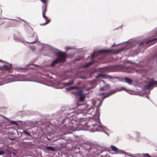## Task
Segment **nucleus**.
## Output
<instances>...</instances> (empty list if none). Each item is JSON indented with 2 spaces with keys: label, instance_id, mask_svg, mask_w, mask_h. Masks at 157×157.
<instances>
[{
  "label": "nucleus",
  "instance_id": "38",
  "mask_svg": "<svg viewBox=\"0 0 157 157\" xmlns=\"http://www.w3.org/2000/svg\"><path fill=\"white\" fill-rule=\"evenodd\" d=\"M102 103V101H100L99 102V104L97 105V107L99 108L100 107Z\"/></svg>",
  "mask_w": 157,
  "mask_h": 157
},
{
  "label": "nucleus",
  "instance_id": "25",
  "mask_svg": "<svg viewBox=\"0 0 157 157\" xmlns=\"http://www.w3.org/2000/svg\"><path fill=\"white\" fill-rule=\"evenodd\" d=\"M143 157H155L153 156H151L148 153H142Z\"/></svg>",
  "mask_w": 157,
  "mask_h": 157
},
{
  "label": "nucleus",
  "instance_id": "8",
  "mask_svg": "<svg viewBox=\"0 0 157 157\" xmlns=\"http://www.w3.org/2000/svg\"><path fill=\"white\" fill-rule=\"evenodd\" d=\"M64 110L62 109L58 111L53 115L56 119H59L63 117L64 115Z\"/></svg>",
  "mask_w": 157,
  "mask_h": 157
},
{
  "label": "nucleus",
  "instance_id": "56",
  "mask_svg": "<svg viewBox=\"0 0 157 157\" xmlns=\"http://www.w3.org/2000/svg\"><path fill=\"white\" fill-rule=\"evenodd\" d=\"M3 83H1V84H0L1 86V85H3Z\"/></svg>",
  "mask_w": 157,
  "mask_h": 157
},
{
  "label": "nucleus",
  "instance_id": "54",
  "mask_svg": "<svg viewBox=\"0 0 157 157\" xmlns=\"http://www.w3.org/2000/svg\"><path fill=\"white\" fill-rule=\"evenodd\" d=\"M146 98H147V99H149V97L148 96H146Z\"/></svg>",
  "mask_w": 157,
  "mask_h": 157
},
{
  "label": "nucleus",
  "instance_id": "1",
  "mask_svg": "<svg viewBox=\"0 0 157 157\" xmlns=\"http://www.w3.org/2000/svg\"><path fill=\"white\" fill-rule=\"evenodd\" d=\"M84 150L87 151V154L92 156L94 155H98L102 153L103 151L98 150L96 145L94 144L86 145L84 147Z\"/></svg>",
  "mask_w": 157,
  "mask_h": 157
},
{
  "label": "nucleus",
  "instance_id": "16",
  "mask_svg": "<svg viewBox=\"0 0 157 157\" xmlns=\"http://www.w3.org/2000/svg\"><path fill=\"white\" fill-rule=\"evenodd\" d=\"M78 89H77V90L75 92V94H76L78 96H80L81 95H83V91L82 90H78Z\"/></svg>",
  "mask_w": 157,
  "mask_h": 157
},
{
  "label": "nucleus",
  "instance_id": "49",
  "mask_svg": "<svg viewBox=\"0 0 157 157\" xmlns=\"http://www.w3.org/2000/svg\"><path fill=\"white\" fill-rule=\"evenodd\" d=\"M13 154V156L15 155L16 154V153H15L14 152H11V153L10 154Z\"/></svg>",
  "mask_w": 157,
  "mask_h": 157
},
{
  "label": "nucleus",
  "instance_id": "44",
  "mask_svg": "<svg viewBox=\"0 0 157 157\" xmlns=\"http://www.w3.org/2000/svg\"><path fill=\"white\" fill-rule=\"evenodd\" d=\"M5 153L4 151L2 150H1V155H2L4 154Z\"/></svg>",
  "mask_w": 157,
  "mask_h": 157
},
{
  "label": "nucleus",
  "instance_id": "48",
  "mask_svg": "<svg viewBox=\"0 0 157 157\" xmlns=\"http://www.w3.org/2000/svg\"><path fill=\"white\" fill-rule=\"evenodd\" d=\"M105 127H104V132H104L105 134H107V136H108L109 135H108V133L105 132Z\"/></svg>",
  "mask_w": 157,
  "mask_h": 157
},
{
  "label": "nucleus",
  "instance_id": "39",
  "mask_svg": "<svg viewBox=\"0 0 157 157\" xmlns=\"http://www.w3.org/2000/svg\"><path fill=\"white\" fill-rule=\"evenodd\" d=\"M9 140H15V138L12 137H8Z\"/></svg>",
  "mask_w": 157,
  "mask_h": 157
},
{
  "label": "nucleus",
  "instance_id": "15",
  "mask_svg": "<svg viewBox=\"0 0 157 157\" xmlns=\"http://www.w3.org/2000/svg\"><path fill=\"white\" fill-rule=\"evenodd\" d=\"M121 78L125 80L127 83L129 85L131 84L133 82L132 80L126 77H125L124 79L123 78Z\"/></svg>",
  "mask_w": 157,
  "mask_h": 157
},
{
  "label": "nucleus",
  "instance_id": "51",
  "mask_svg": "<svg viewBox=\"0 0 157 157\" xmlns=\"http://www.w3.org/2000/svg\"><path fill=\"white\" fill-rule=\"evenodd\" d=\"M101 82L104 84H106V83L105 82L104 80H102Z\"/></svg>",
  "mask_w": 157,
  "mask_h": 157
},
{
  "label": "nucleus",
  "instance_id": "32",
  "mask_svg": "<svg viewBox=\"0 0 157 157\" xmlns=\"http://www.w3.org/2000/svg\"><path fill=\"white\" fill-rule=\"evenodd\" d=\"M70 87L71 88V90H75V89H78V88L77 87L75 86H70Z\"/></svg>",
  "mask_w": 157,
  "mask_h": 157
},
{
  "label": "nucleus",
  "instance_id": "58",
  "mask_svg": "<svg viewBox=\"0 0 157 157\" xmlns=\"http://www.w3.org/2000/svg\"><path fill=\"white\" fill-rule=\"evenodd\" d=\"M105 67H101V68H104Z\"/></svg>",
  "mask_w": 157,
  "mask_h": 157
},
{
  "label": "nucleus",
  "instance_id": "62",
  "mask_svg": "<svg viewBox=\"0 0 157 157\" xmlns=\"http://www.w3.org/2000/svg\"><path fill=\"white\" fill-rule=\"evenodd\" d=\"M150 91H149V93H148V94H150Z\"/></svg>",
  "mask_w": 157,
  "mask_h": 157
},
{
  "label": "nucleus",
  "instance_id": "27",
  "mask_svg": "<svg viewBox=\"0 0 157 157\" xmlns=\"http://www.w3.org/2000/svg\"><path fill=\"white\" fill-rule=\"evenodd\" d=\"M9 122L11 123L12 124L15 125L17 126H18L19 125V124L17 123V121L10 120V121H9Z\"/></svg>",
  "mask_w": 157,
  "mask_h": 157
},
{
  "label": "nucleus",
  "instance_id": "35",
  "mask_svg": "<svg viewBox=\"0 0 157 157\" xmlns=\"http://www.w3.org/2000/svg\"><path fill=\"white\" fill-rule=\"evenodd\" d=\"M43 17L45 19V20H46L48 18L45 15V13H42Z\"/></svg>",
  "mask_w": 157,
  "mask_h": 157
},
{
  "label": "nucleus",
  "instance_id": "24",
  "mask_svg": "<svg viewBox=\"0 0 157 157\" xmlns=\"http://www.w3.org/2000/svg\"><path fill=\"white\" fill-rule=\"evenodd\" d=\"M28 69L27 66H25V67H19L17 68V70L18 71H21L22 70H26Z\"/></svg>",
  "mask_w": 157,
  "mask_h": 157
},
{
  "label": "nucleus",
  "instance_id": "10",
  "mask_svg": "<svg viewBox=\"0 0 157 157\" xmlns=\"http://www.w3.org/2000/svg\"><path fill=\"white\" fill-rule=\"evenodd\" d=\"M102 76L103 78H109V79H113L114 78H117L119 79L118 77H115L111 76L110 75H107L105 74H100L96 76V78H98V77Z\"/></svg>",
  "mask_w": 157,
  "mask_h": 157
},
{
  "label": "nucleus",
  "instance_id": "60",
  "mask_svg": "<svg viewBox=\"0 0 157 157\" xmlns=\"http://www.w3.org/2000/svg\"><path fill=\"white\" fill-rule=\"evenodd\" d=\"M128 42V41H126V42H124V43H126V42Z\"/></svg>",
  "mask_w": 157,
  "mask_h": 157
},
{
  "label": "nucleus",
  "instance_id": "14",
  "mask_svg": "<svg viewBox=\"0 0 157 157\" xmlns=\"http://www.w3.org/2000/svg\"><path fill=\"white\" fill-rule=\"evenodd\" d=\"M74 80L72 79L69 81L68 82L62 83V84L63 85V86H67L69 85H73L74 84Z\"/></svg>",
  "mask_w": 157,
  "mask_h": 157
},
{
  "label": "nucleus",
  "instance_id": "18",
  "mask_svg": "<svg viewBox=\"0 0 157 157\" xmlns=\"http://www.w3.org/2000/svg\"><path fill=\"white\" fill-rule=\"evenodd\" d=\"M73 124V123L72 122H69L68 125L66 126L67 128H68L69 129H71L74 127Z\"/></svg>",
  "mask_w": 157,
  "mask_h": 157
},
{
  "label": "nucleus",
  "instance_id": "52",
  "mask_svg": "<svg viewBox=\"0 0 157 157\" xmlns=\"http://www.w3.org/2000/svg\"><path fill=\"white\" fill-rule=\"evenodd\" d=\"M75 61H79L80 60V59H75Z\"/></svg>",
  "mask_w": 157,
  "mask_h": 157
},
{
  "label": "nucleus",
  "instance_id": "46",
  "mask_svg": "<svg viewBox=\"0 0 157 157\" xmlns=\"http://www.w3.org/2000/svg\"><path fill=\"white\" fill-rule=\"evenodd\" d=\"M151 156H155V157H157V155L154 154L153 153Z\"/></svg>",
  "mask_w": 157,
  "mask_h": 157
},
{
  "label": "nucleus",
  "instance_id": "20",
  "mask_svg": "<svg viewBox=\"0 0 157 157\" xmlns=\"http://www.w3.org/2000/svg\"><path fill=\"white\" fill-rule=\"evenodd\" d=\"M1 117H2L3 118H4V119H5V120L6 121H4L3 120H2L1 119V124L2 122H3V123H4V122H7V121H10V120L7 117H5L2 116L1 114Z\"/></svg>",
  "mask_w": 157,
  "mask_h": 157
},
{
  "label": "nucleus",
  "instance_id": "26",
  "mask_svg": "<svg viewBox=\"0 0 157 157\" xmlns=\"http://www.w3.org/2000/svg\"><path fill=\"white\" fill-rule=\"evenodd\" d=\"M123 90H124L126 91L127 92V91L129 90L126 89L125 87H121V88L117 90H115V91H116V92L117 91H120Z\"/></svg>",
  "mask_w": 157,
  "mask_h": 157
},
{
  "label": "nucleus",
  "instance_id": "45",
  "mask_svg": "<svg viewBox=\"0 0 157 157\" xmlns=\"http://www.w3.org/2000/svg\"><path fill=\"white\" fill-rule=\"evenodd\" d=\"M66 90H71V88L70 87L68 88H67Z\"/></svg>",
  "mask_w": 157,
  "mask_h": 157
},
{
  "label": "nucleus",
  "instance_id": "23",
  "mask_svg": "<svg viewBox=\"0 0 157 157\" xmlns=\"http://www.w3.org/2000/svg\"><path fill=\"white\" fill-rule=\"evenodd\" d=\"M103 86L104 89V90L105 91L110 89L111 87L110 86L109 84H106Z\"/></svg>",
  "mask_w": 157,
  "mask_h": 157
},
{
  "label": "nucleus",
  "instance_id": "64",
  "mask_svg": "<svg viewBox=\"0 0 157 157\" xmlns=\"http://www.w3.org/2000/svg\"><path fill=\"white\" fill-rule=\"evenodd\" d=\"M89 110L90 109H91V108H89Z\"/></svg>",
  "mask_w": 157,
  "mask_h": 157
},
{
  "label": "nucleus",
  "instance_id": "28",
  "mask_svg": "<svg viewBox=\"0 0 157 157\" xmlns=\"http://www.w3.org/2000/svg\"><path fill=\"white\" fill-rule=\"evenodd\" d=\"M45 20L46 21L45 22L43 23L42 24H40V25H45L48 24V23L50 21V20L48 18L46 20Z\"/></svg>",
  "mask_w": 157,
  "mask_h": 157
},
{
  "label": "nucleus",
  "instance_id": "2",
  "mask_svg": "<svg viewBox=\"0 0 157 157\" xmlns=\"http://www.w3.org/2000/svg\"><path fill=\"white\" fill-rule=\"evenodd\" d=\"M57 56L58 57L56 59L53 60L52 62L49 64V66L51 67H53L55 65L58 63L65 62L66 57L63 54L62 52H57L56 53Z\"/></svg>",
  "mask_w": 157,
  "mask_h": 157
},
{
  "label": "nucleus",
  "instance_id": "61",
  "mask_svg": "<svg viewBox=\"0 0 157 157\" xmlns=\"http://www.w3.org/2000/svg\"><path fill=\"white\" fill-rule=\"evenodd\" d=\"M13 37H14V39L15 40V37L14 36Z\"/></svg>",
  "mask_w": 157,
  "mask_h": 157
},
{
  "label": "nucleus",
  "instance_id": "57",
  "mask_svg": "<svg viewBox=\"0 0 157 157\" xmlns=\"http://www.w3.org/2000/svg\"><path fill=\"white\" fill-rule=\"evenodd\" d=\"M77 105H78V106H79L80 105H79L78 104V103H77Z\"/></svg>",
  "mask_w": 157,
  "mask_h": 157
},
{
  "label": "nucleus",
  "instance_id": "36",
  "mask_svg": "<svg viewBox=\"0 0 157 157\" xmlns=\"http://www.w3.org/2000/svg\"><path fill=\"white\" fill-rule=\"evenodd\" d=\"M36 40H34V41H32L26 42V43H30V44H34L36 43Z\"/></svg>",
  "mask_w": 157,
  "mask_h": 157
},
{
  "label": "nucleus",
  "instance_id": "11",
  "mask_svg": "<svg viewBox=\"0 0 157 157\" xmlns=\"http://www.w3.org/2000/svg\"><path fill=\"white\" fill-rule=\"evenodd\" d=\"M113 52V51L111 49H101L97 52V56L102 53H110Z\"/></svg>",
  "mask_w": 157,
  "mask_h": 157
},
{
  "label": "nucleus",
  "instance_id": "12",
  "mask_svg": "<svg viewBox=\"0 0 157 157\" xmlns=\"http://www.w3.org/2000/svg\"><path fill=\"white\" fill-rule=\"evenodd\" d=\"M116 92V91H114L113 90H110L109 92L105 93V95L102 98V100L101 101L102 102L105 98L109 97L110 95L115 93Z\"/></svg>",
  "mask_w": 157,
  "mask_h": 157
},
{
  "label": "nucleus",
  "instance_id": "17",
  "mask_svg": "<svg viewBox=\"0 0 157 157\" xmlns=\"http://www.w3.org/2000/svg\"><path fill=\"white\" fill-rule=\"evenodd\" d=\"M46 149L47 151H55L56 150L55 147L52 146H48L46 147Z\"/></svg>",
  "mask_w": 157,
  "mask_h": 157
},
{
  "label": "nucleus",
  "instance_id": "59",
  "mask_svg": "<svg viewBox=\"0 0 157 157\" xmlns=\"http://www.w3.org/2000/svg\"><path fill=\"white\" fill-rule=\"evenodd\" d=\"M18 121V122H22V121Z\"/></svg>",
  "mask_w": 157,
  "mask_h": 157
},
{
  "label": "nucleus",
  "instance_id": "33",
  "mask_svg": "<svg viewBox=\"0 0 157 157\" xmlns=\"http://www.w3.org/2000/svg\"><path fill=\"white\" fill-rule=\"evenodd\" d=\"M65 48L66 51H68L69 50L72 49L73 48L72 47H71L69 46H66L65 47Z\"/></svg>",
  "mask_w": 157,
  "mask_h": 157
},
{
  "label": "nucleus",
  "instance_id": "6",
  "mask_svg": "<svg viewBox=\"0 0 157 157\" xmlns=\"http://www.w3.org/2000/svg\"><path fill=\"white\" fill-rule=\"evenodd\" d=\"M97 124H93V126L96 127L98 126L99 128H96L95 131L97 132H104V127L101 125V121L99 119L98 120Z\"/></svg>",
  "mask_w": 157,
  "mask_h": 157
},
{
  "label": "nucleus",
  "instance_id": "7",
  "mask_svg": "<svg viewBox=\"0 0 157 157\" xmlns=\"http://www.w3.org/2000/svg\"><path fill=\"white\" fill-rule=\"evenodd\" d=\"M157 85L156 81L152 80L149 81L148 83L144 86V90L149 89L152 87L154 85Z\"/></svg>",
  "mask_w": 157,
  "mask_h": 157
},
{
  "label": "nucleus",
  "instance_id": "53",
  "mask_svg": "<svg viewBox=\"0 0 157 157\" xmlns=\"http://www.w3.org/2000/svg\"><path fill=\"white\" fill-rule=\"evenodd\" d=\"M105 94L104 93H101V94L102 95H103L104 94Z\"/></svg>",
  "mask_w": 157,
  "mask_h": 157
},
{
  "label": "nucleus",
  "instance_id": "13",
  "mask_svg": "<svg viewBox=\"0 0 157 157\" xmlns=\"http://www.w3.org/2000/svg\"><path fill=\"white\" fill-rule=\"evenodd\" d=\"M111 148L112 150L115 152H117L118 154H124V152L122 150H119L118 148L114 145H111Z\"/></svg>",
  "mask_w": 157,
  "mask_h": 157
},
{
  "label": "nucleus",
  "instance_id": "30",
  "mask_svg": "<svg viewBox=\"0 0 157 157\" xmlns=\"http://www.w3.org/2000/svg\"><path fill=\"white\" fill-rule=\"evenodd\" d=\"M20 76H21V78L20 79L18 80V81H25V79L23 78L25 76V75H20Z\"/></svg>",
  "mask_w": 157,
  "mask_h": 157
},
{
  "label": "nucleus",
  "instance_id": "21",
  "mask_svg": "<svg viewBox=\"0 0 157 157\" xmlns=\"http://www.w3.org/2000/svg\"><path fill=\"white\" fill-rule=\"evenodd\" d=\"M85 98V96L83 95H81L79 96L78 101L81 102L83 101Z\"/></svg>",
  "mask_w": 157,
  "mask_h": 157
},
{
  "label": "nucleus",
  "instance_id": "29",
  "mask_svg": "<svg viewBox=\"0 0 157 157\" xmlns=\"http://www.w3.org/2000/svg\"><path fill=\"white\" fill-rule=\"evenodd\" d=\"M93 63V62H89L87 63L85 65V67H89Z\"/></svg>",
  "mask_w": 157,
  "mask_h": 157
},
{
  "label": "nucleus",
  "instance_id": "4",
  "mask_svg": "<svg viewBox=\"0 0 157 157\" xmlns=\"http://www.w3.org/2000/svg\"><path fill=\"white\" fill-rule=\"evenodd\" d=\"M157 41V38H151L149 39L146 40L140 43L139 46H145L146 44H149L150 45L153 44Z\"/></svg>",
  "mask_w": 157,
  "mask_h": 157
},
{
  "label": "nucleus",
  "instance_id": "34",
  "mask_svg": "<svg viewBox=\"0 0 157 157\" xmlns=\"http://www.w3.org/2000/svg\"><path fill=\"white\" fill-rule=\"evenodd\" d=\"M47 8V6H45V7L44 8V9H43L42 13H45L46 12Z\"/></svg>",
  "mask_w": 157,
  "mask_h": 157
},
{
  "label": "nucleus",
  "instance_id": "43",
  "mask_svg": "<svg viewBox=\"0 0 157 157\" xmlns=\"http://www.w3.org/2000/svg\"><path fill=\"white\" fill-rule=\"evenodd\" d=\"M99 108V107H97V109H96V111L97 113L99 111L100 109Z\"/></svg>",
  "mask_w": 157,
  "mask_h": 157
},
{
  "label": "nucleus",
  "instance_id": "63",
  "mask_svg": "<svg viewBox=\"0 0 157 157\" xmlns=\"http://www.w3.org/2000/svg\"><path fill=\"white\" fill-rule=\"evenodd\" d=\"M63 88V87H61V88H61V89H62Z\"/></svg>",
  "mask_w": 157,
  "mask_h": 157
},
{
  "label": "nucleus",
  "instance_id": "47",
  "mask_svg": "<svg viewBox=\"0 0 157 157\" xmlns=\"http://www.w3.org/2000/svg\"><path fill=\"white\" fill-rule=\"evenodd\" d=\"M38 39V37L37 36H36L35 38V40H36V41H37Z\"/></svg>",
  "mask_w": 157,
  "mask_h": 157
},
{
  "label": "nucleus",
  "instance_id": "22",
  "mask_svg": "<svg viewBox=\"0 0 157 157\" xmlns=\"http://www.w3.org/2000/svg\"><path fill=\"white\" fill-rule=\"evenodd\" d=\"M29 30H30V32H32V33H31V34H29L28 36L29 37H33L34 33L33 32V29L30 26L29 27Z\"/></svg>",
  "mask_w": 157,
  "mask_h": 157
},
{
  "label": "nucleus",
  "instance_id": "37",
  "mask_svg": "<svg viewBox=\"0 0 157 157\" xmlns=\"http://www.w3.org/2000/svg\"><path fill=\"white\" fill-rule=\"evenodd\" d=\"M99 90H100V91H105V90H104V87H103V86L102 87H101L100 88Z\"/></svg>",
  "mask_w": 157,
  "mask_h": 157
},
{
  "label": "nucleus",
  "instance_id": "3",
  "mask_svg": "<svg viewBox=\"0 0 157 157\" xmlns=\"http://www.w3.org/2000/svg\"><path fill=\"white\" fill-rule=\"evenodd\" d=\"M19 137H23L24 139L28 140H31L33 138L32 135L26 131L23 130L22 132H19L20 133L19 134L18 131H17Z\"/></svg>",
  "mask_w": 157,
  "mask_h": 157
},
{
  "label": "nucleus",
  "instance_id": "9",
  "mask_svg": "<svg viewBox=\"0 0 157 157\" xmlns=\"http://www.w3.org/2000/svg\"><path fill=\"white\" fill-rule=\"evenodd\" d=\"M11 68V65L10 63L6 62V64L2 65V66L1 65V71L3 69L4 71H9Z\"/></svg>",
  "mask_w": 157,
  "mask_h": 157
},
{
  "label": "nucleus",
  "instance_id": "40",
  "mask_svg": "<svg viewBox=\"0 0 157 157\" xmlns=\"http://www.w3.org/2000/svg\"><path fill=\"white\" fill-rule=\"evenodd\" d=\"M121 44V43H119V44H117V45H116L115 43H114V44L113 45H112V46H111V47H114V46H118L119 45H120V44Z\"/></svg>",
  "mask_w": 157,
  "mask_h": 157
},
{
  "label": "nucleus",
  "instance_id": "50",
  "mask_svg": "<svg viewBox=\"0 0 157 157\" xmlns=\"http://www.w3.org/2000/svg\"><path fill=\"white\" fill-rule=\"evenodd\" d=\"M46 138H47V140H48V141H50L51 140V138H49L48 137H47Z\"/></svg>",
  "mask_w": 157,
  "mask_h": 157
},
{
  "label": "nucleus",
  "instance_id": "5",
  "mask_svg": "<svg viewBox=\"0 0 157 157\" xmlns=\"http://www.w3.org/2000/svg\"><path fill=\"white\" fill-rule=\"evenodd\" d=\"M148 63H157V50L151 56L148 57L147 59Z\"/></svg>",
  "mask_w": 157,
  "mask_h": 157
},
{
  "label": "nucleus",
  "instance_id": "19",
  "mask_svg": "<svg viewBox=\"0 0 157 157\" xmlns=\"http://www.w3.org/2000/svg\"><path fill=\"white\" fill-rule=\"evenodd\" d=\"M150 33L152 34V36H157V28L152 31Z\"/></svg>",
  "mask_w": 157,
  "mask_h": 157
},
{
  "label": "nucleus",
  "instance_id": "55",
  "mask_svg": "<svg viewBox=\"0 0 157 157\" xmlns=\"http://www.w3.org/2000/svg\"><path fill=\"white\" fill-rule=\"evenodd\" d=\"M0 62H1V63H2V62H3V61L2 60H1Z\"/></svg>",
  "mask_w": 157,
  "mask_h": 157
},
{
  "label": "nucleus",
  "instance_id": "42",
  "mask_svg": "<svg viewBox=\"0 0 157 157\" xmlns=\"http://www.w3.org/2000/svg\"><path fill=\"white\" fill-rule=\"evenodd\" d=\"M95 52L94 51V53L93 54H92L91 56V57L92 58H93L94 57V56H95Z\"/></svg>",
  "mask_w": 157,
  "mask_h": 157
},
{
  "label": "nucleus",
  "instance_id": "31",
  "mask_svg": "<svg viewBox=\"0 0 157 157\" xmlns=\"http://www.w3.org/2000/svg\"><path fill=\"white\" fill-rule=\"evenodd\" d=\"M6 152L9 154H10L11 153V151L10 150L9 148H6Z\"/></svg>",
  "mask_w": 157,
  "mask_h": 157
},
{
  "label": "nucleus",
  "instance_id": "41",
  "mask_svg": "<svg viewBox=\"0 0 157 157\" xmlns=\"http://www.w3.org/2000/svg\"><path fill=\"white\" fill-rule=\"evenodd\" d=\"M44 4L46 3V0H40Z\"/></svg>",
  "mask_w": 157,
  "mask_h": 157
}]
</instances>
